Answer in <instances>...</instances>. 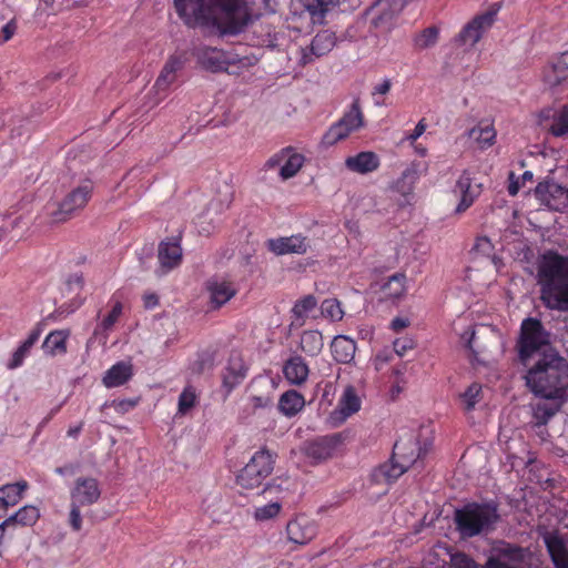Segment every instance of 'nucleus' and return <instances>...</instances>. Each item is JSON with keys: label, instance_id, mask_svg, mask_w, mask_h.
Returning <instances> with one entry per match:
<instances>
[{"label": "nucleus", "instance_id": "obj_1", "mask_svg": "<svg viewBox=\"0 0 568 568\" xmlns=\"http://www.w3.org/2000/svg\"><path fill=\"white\" fill-rule=\"evenodd\" d=\"M186 24L213 27L223 33L241 31L252 18L246 0H174Z\"/></svg>", "mask_w": 568, "mask_h": 568}, {"label": "nucleus", "instance_id": "obj_2", "mask_svg": "<svg viewBox=\"0 0 568 568\" xmlns=\"http://www.w3.org/2000/svg\"><path fill=\"white\" fill-rule=\"evenodd\" d=\"M526 383L532 393L540 396L532 404L534 419L537 425H545L560 409L568 396V373L565 368L554 365V362L546 366L539 364L529 369Z\"/></svg>", "mask_w": 568, "mask_h": 568}, {"label": "nucleus", "instance_id": "obj_3", "mask_svg": "<svg viewBox=\"0 0 568 568\" xmlns=\"http://www.w3.org/2000/svg\"><path fill=\"white\" fill-rule=\"evenodd\" d=\"M541 300L547 307L568 311V260L555 253L545 254L539 267Z\"/></svg>", "mask_w": 568, "mask_h": 568}, {"label": "nucleus", "instance_id": "obj_4", "mask_svg": "<svg viewBox=\"0 0 568 568\" xmlns=\"http://www.w3.org/2000/svg\"><path fill=\"white\" fill-rule=\"evenodd\" d=\"M537 352H541L545 358L538 362L535 367L539 364L546 366L552 362L551 357L554 356V359L556 358L554 365L564 368V359L550 347L548 334L544 331L541 323L535 318H527L521 324L519 355L523 361H526Z\"/></svg>", "mask_w": 568, "mask_h": 568}, {"label": "nucleus", "instance_id": "obj_5", "mask_svg": "<svg viewBox=\"0 0 568 568\" xmlns=\"http://www.w3.org/2000/svg\"><path fill=\"white\" fill-rule=\"evenodd\" d=\"M457 528L462 536L473 537L487 530L496 520V508L470 504L456 511Z\"/></svg>", "mask_w": 568, "mask_h": 568}, {"label": "nucleus", "instance_id": "obj_6", "mask_svg": "<svg viewBox=\"0 0 568 568\" xmlns=\"http://www.w3.org/2000/svg\"><path fill=\"white\" fill-rule=\"evenodd\" d=\"M274 455L267 449L256 452L236 477L237 486L252 491L261 487L263 481L272 474Z\"/></svg>", "mask_w": 568, "mask_h": 568}, {"label": "nucleus", "instance_id": "obj_7", "mask_svg": "<svg viewBox=\"0 0 568 568\" xmlns=\"http://www.w3.org/2000/svg\"><path fill=\"white\" fill-rule=\"evenodd\" d=\"M93 183L91 180L82 181L69 192L65 197L49 213L52 223H62L73 217L75 212L82 210L91 197Z\"/></svg>", "mask_w": 568, "mask_h": 568}, {"label": "nucleus", "instance_id": "obj_8", "mask_svg": "<svg viewBox=\"0 0 568 568\" xmlns=\"http://www.w3.org/2000/svg\"><path fill=\"white\" fill-rule=\"evenodd\" d=\"M363 126L364 115L361 110L358 100H355L353 101L349 110L343 115V118L326 131L322 138L321 143L325 148L333 146Z\"/></svg>", "mask_w": 568, "mask_h": 568}, {"label": "nucleus", "instance_id": "obj_9", "mask_svg": "<svg viewBox=\"0 0 568 568\" xmlns=\"http://www.w3.org/2000/svg\"><path fill=\"white\" fill-rule=\"evenodd\" d=\"M460 342L473 354L478 355L488 352L493 347L500 346L501 335L489 325H479L476 328L469 326L460 334Z\"/></svg>", "mask_w": 568, "mask_h": 568}, {"label": "nucleus", "instance_id": "obj_10", "mask_svg": "<svg viewBox=\"0 0 568 568\" xmlns=\"http://www.w3.org/2000/svg\"><path fill=\"white\" fill-rule=\"evenodd\" d=\"M481 192V183L475 182L473 174L468 170L463 171L453 189L454 195L458 197L455 213L459 215L466 212L479 197Z\"/></svg>", "mask_w": 568, "mask_h": 568}, {"label": "nucleus", "instance_id": "obj_11", "mask_svg": "<svg viewBox=\"0 0 568 568\" xmlns=\"http://www.w3.org/2000/svg\"><path fill=\"white\" fill-rule=\"evenodd\" d=\"M428 445L426 443L422 445L418 436L410 434L396 442L393 459L408 469L419 458L426 455Z\"/></svg>", "mask_w": 568, "mask_h": 568}, {"label": "nucleus", "instance_id": "obj_12", "mask_svg": "<svg viewBox=\"0 0 568 568\" xmlns=\"http://www.w3.org/2000/svg\"><path fill=\"white\" fill-rule=\"evenodd\" d=\"M209 302L216 310L231 301L237 293L234 282L224 277L210 278L205 284Z\"/></svg>", "mask_w": 568, "mask_h": 568}, {"label": "nucleus", "instance_id": "obj_13", "mask_svg": "<svg viewBox=\"0 0 568 568\" xmlns=\"http://www.w3.org/2000/svg\"><path fill=\"white\" fill-rule=\"evenodd\" d=\"M277 163H282L278 174L282 180H288L294 178L303 168L305 163V156L302 153L296 152L294 149H283L274 159H271L267 164L273 166Z\"/></svg>", "mask_w": 568, "mask_h": 568}, {"label": "nucleus", "instance_id": "obj_14", "mask_svg": "<svg viewBox=\"0 0 568 568\" xmlns=\"http://www.w3.org/2000/svg\"><path fill=\"white\" fill-rule=\"evenodd\" d=\"M535 194L541 203L551 210H562L567 206L568 191L555 182L539 183L535 189Z\"/></svg>", "mask_w": 568, "mask_h": 568}, {"label": "nucleus", "instance_id": "obj_15", "mask_svg": "<svg viewBox=\"0 0 568 568\" xmlns=\"http://www.w3.org/2000/svg\"><path fill=\"white\" fill-rule=\"evenodd\" d=\"M267 247L276 255L305 254L311 247V241L298 234L268 240Z\"/></svg>", "mask_w": 568, "mask_h": 568}, {"label": "nucleus", "instance_id": "obj_16", "mask_svg": "<svg viewBox=\"0 0 568 568\" xmlns=\"http://www.w3.org/2000/svg\"><path fill=\"white\" fill-rule=\"evenodd\" d=\"M495 13L486 12L474 18L467 26L462 30L459 38L464 44L475 45L494 23Z\"/></svg>", "mask_w": 568, "mask_h": 568}, {"label": "nucleus", "instance_id": "obj_17", "mask_svg": "<svg viewBox=\"0 0 568 568\" xmlns=\"http://www.w3.org/2000/svg\"><path fill=\"white\" fill-rule=\"evenodd\" d=\"M286 534L290 541L296 545H306L316 535L315 524L305 516H298L286 526Z\"/></svg>", "mask_w": 568, "mask_h": 568}, {"label": "nucleus", "instance_id": "obj_18", "mask_svg": "<svg viewBox=\"0 0 568 568\" xmlns=\"http://www.w3.org/2000/svg\"><path fill=\"white\" fill-rule=\"evenodd\" d=\"M101 490L97 479L78 478L71 491L72 503L80 506L92 505L100 498Z\"/></svg>", "mask_w": 568, "mask_h": 568}, {"label": "nucleus", "instance_id": "obj_19", "mask_svg": "<svg viewBox=\"0 0 568 568\" xmlns=\"http://www.w3.org/2000/svg\"><path fill=\"white\" fill-rule=\"evenodd\" d=\"M362 400L353 386L345 387L338 399L337 407L332 413V417L337 423L345 422L349 416L361 409Z\"/></svg>", "mask_w": 568, "mask_h": 568}, {"label": "nucleus", "instance_id": "obj_20", "mask_svg": "<svg viewBox=\"0 0 568 568\" xmlns=\"http://www.w3.org/2000/svg\"><path fill=\"white\" fill-rule=\"evenodd\" d=\"M344 165L348 171L364 175L375 172L381 165V159L373 151H363L347 156Z\"/></svg>", "mask_w": 568, "mask_h": 568}, {"label": "nucleus", "instance_id": "obj_21", "mask_svg": "<svg viewBox=\"0 0 568 568\" xmlns=\"http://www.w3.org/2000/svg\"><path fill=\"white\" fill-rule=\"evenodd\" d=\"M158 260L161 274H165L179 266L182 261V248L179 241L161 242L158 250Z\"/></svg>", "mask_w": 568, "mask_h": 568}, {"label": "nucleus", "instance_id": "obj_22", "mask_svg": "<svg viewBox=\"0 0 568 568\" xmlns=\"http://www.w3.org/2000/svg\"><path fill=\"white\" fill-rule=\"evenodd\" d=\"M542 79L549 88H556L568 80V52L561 53L545 68Z\"/></svg>", "mask_w": 568, "mask_h": 568}, {"label": "nucleus", "instance_id": "obj_23", "mask_svg": "<svg viewBox=\"0 0 568 568\" xmlns=\"http://www.w3.org/2000/svg\"><path fill=\"white\" fill-rule=\"evenodd\" d=\"M468 139L479 150H486L496 142V130L493 123L480 121L467 132Z\"/></svg>", "mask_w": 568, "mask_h": 568}, {"label": "nucleus", "instance_id": "obj_24", "mask_svg": "<svg viewBox=\"0 0 568 568\" xmlns=\"http://www.w3.org/2000/svg\"><path fill=\"white\" fill-rule=\"evenodd\" d=\"M133 375V365L130 361L119 362L104 374L102 383L106 388L119 387L125 384Z\"/></svg>", "mask_w": 568, "mask_h": 568}, {"label": "nucleus", "instance_id": "obj_25", "mask_svg": "<svg viewBox=\"0 0 568 568\" xmlns=\"http://www.w3.org/2000/svg\"><path fill=\"white\" fill-rule=\"evenodd\" d=\"M407 293V277L396 273L387 278L382 286L383 298L392 303L399 302Z\"/></svg>", "mask_w": 568, "mask_h": 568}, {"label": "nucleus", "instance_id": "obj_26", "mask_svg": "<svg viewBox=\"0 0 568 568\" xmlns=\"http://www.w3.org/2000/svg\"><path fill=\"white\" fill-rule=\"evenodd\" d=\"M544 541L557 568H568V550L556 532H546Z\"/></svg>", "mask_w": 568, "mask_h": 568}, {"label": "nucleus", "instance_id": "obj_27", "mask_svg": "<svg viewBox=\"0 0 568 568\" xmlns=\"http://www.w3.org/2000/svg\"><path fill=\"white\" fill-rule=\"evenodd\" d=\"M27 488L24 480L0 487V516L22 499Z\"/></svg>", "mask_w": 568, "mask_h": 568}, {"label": "nucleus", "instance_id": "obj_28", "mask_svg": "<svg viewBox=\"0 0 568 568\" xmlns=\"http://www.w3.org/2000/svg\"><path fill=\"white\" fill-rule=\"evenodd\" d=\"M331 348L335 361L347 364L351 363L355 356L356 344L352 338L339 335L333 339Z\"/></svg>", "mask_w": 568, "mask_h": 568}, {"label": "nucleus", "instance_id": "obj_29", "mask_svg": "<svg viewBox=\"0 0 568 568\" xmlns=\"http://www.w3.org/2000/svg\"><path fill=\"white\" fill-rule=\"evenodd\" d=\"M287 382L292 385H302L308 377V366L301 357L288 359L283 368Z\"/></svg>", "mask_w": 568, "mask_h": 568}, {"label": "nucleus", "instance_id": "obj_30", "mask_svg": "<svg viewBox=\"0 0 568 568\" xmlns=\"http://www.w3.org/2000/svg\"><path fill=\"white\" fill-rule=\"evenodd\" d=\"M69 331L57 329L51 332L43 341L42 349L49 356L63 355L67 353V341Z\"/></svg>", "mask_w": 568, "mask_h": 568}, {"label": "nucleus", "instance_id": "obj_31", "mask_svg": "<svg viewBox=\"0 0 568 568\" xmlns=\"http://www.w3.org/2000/svg\"><path fill=\"white\" fill-rule=\"evenodd\" d=\"M305 406V398L302 394L296 390H287L281 395L278 400L280 412L292 417L298 414Z\"/></svg>", "mask_w": 568, "mask_h": 568}, {"label": "nucleus", "instance_id": "obj_32", "mask_svg": "<svg viewBox=\"0 0 568 568\" xmlns=\"http://www.w3.org/2000/svg\"><path fill=\"white\" fill-rule=\"evenodd\" d=\"M182 60L178 57H170L162 68L156 81L155 88L166 90L176 80L178 71L182 68Z\"/></svg>", "mask_w": 568, "mask_h": 568}, {"label": "nucleus", "instance_id": "obj_33", "mask_svg": "<svg viewBox=\"0 0 568 568\" xmlns=\"http://www.w3.org/2000/svg\"><path fill=\"white\" fill-rule=\"evenodd\" d=\"M524 556L520 548H506L498 557L490 558L485 568H517V562L521 561Z\"/></svg>", "mask_w": 568, "mask_h": 568}, {"label": "nucleus", "instance_id": "obj_34", "mask_svg": "<svg viewBox=\"0 0 568 568\" xmlns=\"http://www.w3.org/2000/svg\"><path fill=\"white\" fill-rule=\"evenodd\" d=\"M42 333V326L38 324L29 334L27 339L13 353L8 367L10 369L22 365L24 357L29 354L31 347L36 344Z\"/></svg>", "mask_w": 568, "mask_h": 568}, {"label": "nucleus", "instance_id": "obj_35", "mask_svg": "<svg viewBox=\"0 0 568 568\" xmlns=\"http://www.w3.org/2000/svg\"><path fill=\"white\" fill-rule=\"evenodd\" d=\"M200 62L201 64L212 72H219L226 70L227 62L225 59V54L217 49H205L200 53Z\"/></svg>", "mask_w": 568, "mask_h": 568}, {"label": "nucleus", "instance_id": "obj_36", "mask_svg": "<svg viewBox=\"0 0 568 568\" xmlns=\"http://www.w3.org/2000/svg\"><path fill=\"white\" fill-rule=\"evenodd\" d=\"M303 450L314 462H322L332 456L333 445L327 439H320L306 443Z\"/></svg>", "mask_w": 568, "mask_h": 568}, {"label": "nucleus", "instance_id": "obj_37", "mask_svg": "<svg viewBox=\"0 0 568 568\" xmlns=\"http://www.w3.org/2000/svg\"><path fill=\"white\" fill-rule=\"evenodd\" d=\"M408 469L392 458L389 464L381 466L374 474L377 481L393 483Z\"/></svg>", "mask_w": 568, "mask_h": 568}, {"label": "nucleus", "instance_id": "obj_38", "mask_svg": "<svg viewBox=\"0 0 568 568\" xmlns=\"http://www.w3.org/2000/svg\"><path fill=\"white\" fill-rule=\"evenodd\" d=\"M336 43V38L333 32L325 30L322 32H318L311 43V50L312 52L317 55H324L328 53Z\"/></svg>", "mask_w": 568, "mask_h": 568}, {"label": "nucleus", "instance_id": "obj_39", "mask_svg": "<svg viewBox=\"0 0 568 568\" xmlns=\"http://www.w3.org/2000/svg\"><path fill=\"white\" fill-rule=\"evenodd\" d=\"M199 403V394L196 389L189 385L183 388L178 399L176 416L187 415Z\"/></svg>", "mask_w": 568, "mask_h": 568}, {"label": "nucleus", "instance_id": "obj_40", "mask_svg": "<svg viewBox=\"0 0 568 568\" xmlns=\"http://www.w3.org/2000/svg\"><path fill=\"white\" fill-rule=\"evenodd\" d=\"M324 346L323 336L318 331H306L301 336V348L304 353L315 356Z\"/></svg>", "mask_w": 568, "mask_h": 568}, {"label": "nucleus", "instance_id": "obj_41", "mask_svg": "<svg viewBox=\"0 0 568 568\" xmlns=\"http://www.w3.org/2000/svg\"><path fill=\"white\" fill-rule=\"evenodd\" d=\"M317 301L314 296L307 295L296 301L292 308L294 315V323L303 325L304 321L308 315L316 308Z\"/></svg>", "mask_w": 568, "mask_h": 568}, {"label": "nucleus", "instance_id": "obj_42", "mask_svg": "<svg viewBox=\"0 0 568 568\" xmlns=\"http://www.w3.org/2000/svg\"><path fill=\"white\" fill-rule=\"evenodd\" d=\"M111 310L110 312L102 317V320L99 322V324L95 327L94 334L99 333H106L111 331L114 326V324L119 321V318L122 315L123 312V305L120 301H112L111 302Z\"/></svg>", "mask_w": 568, "mask_h": 568}, {"label": "nucleus", "instance_id": "obj_43", "mask_svg": "<svg viewBox=\"0 0 568 568\" xmlns=\"http://www.w3.org/2000/svg\"><path fill=\"white\" fill-rule=\"evenodd\" d=\"M281 510L282 503L278 498H275L265 505L256 506L252 516L256 521H266L276 518Z\"/></svg>", "mask_w": 568, "mask_h": 568}, {"label": "nucleus", "instance_id": "obj_44", "mask_svg": "<svg viewBox=\"0 0 568 568\" xmlns=\"http://www.w3.org/2000/svg\"><path fill=\"white\" fill-rule=\"evenodd\" d=\"M481 386L477 383H473L467 389L460 395V400L464 409L471 412L475 406L481 400Z\"/></svg>", "mask_w": 568, "mask_h": 568}, {"label": "nucleus", "instance_id": "obj_45", "mask_svg": "<svg viewBox=\"0 0 568 568\" xmlns=\"http://www.w3.org/2000/svg\"><path fill=\"white\" fill-rule=\"evenodd\" d=\"M245 372L246 371L240 361L234 364H231L226 368V373L223 376L224 386H226L229 390H231L244 378Z\"/></svg>", "mask_w": 568, "mask_h": 568}, {"label": "nucleus", "instance_id": "obj_46", "mask_svg": "<svg viewBox=\"0 0 568 568\" xmlns=\"http://www.w3.org/2000/svg\"><path fill=\"white\" fill-rule=\"evenodd\" d=\"M549 130L556 136H561L568 133V105L562 106L555 113Z\"/></svg>", "mask_w": 568, "mask_h": 568}, {"label": "nucleus", "instance_id": "obj_47", "mask_svg": "<svg viewBox=\"0 0 568 568\" xmlns=\"http://www.w3.org/2000/svg\"><path fill=\"white\" fill-rule=\"evenodd\" d=\"M417 181V172L415 169H406L400 178L395 182V189L402 194H409Z\"/></svg>", "mask_w": 568, "mask_h": 568}, {"label": "nucleus", "instance_id": "obj_48", "mask_svg": "<svg viewBox=\"0 0 568 568\" xmlns=\"http://www.w3.org/2000/svg\"><path fill=\"white\" fill-rule=\"evenodd\" d=\"M437 30L434 28L425 29L423 32L415 37V47L419 50L433 47L437 41Z\"/></svg>", "mask_w": 568, "mask_h": 568}, {"label": "nucleus", "instance_id": "obj_49", "mask_svg": "<svg viewBox=\"0 0 568 568\" xmlns=\"http://www.w3.org/2000/svg\"><path fill=\"white\" fill-rule=\"evenodd\" d=\"M534 178L532 172L526 171L521 176H516L514 172H510L508 175L509 184L508 192L510 195L515 196L521 186L526 184V182H531Z\"/></svg>", "mask_w": 568, "mask_h": 568}, {"label": "nucleus", "instance_id": "obj_50", "mask_svg": "<svg viewBox=\"0 0 568 568\" xmlns=\"http://www.w3.org/2000/svg\"><path fill=\"white\" fill-rule=\"evenodd\" d=\"M322 313L332 321H341L344 312L336 300H326L322 304Z\"/></svg>", "mask_w": 568, "mask_h": 568}, {"label": "nucleus", "instance_id": "obj_51", "mask_svg": "<svg viewBox=\"0 0 568 568\" xmlns=\"http://www.w3.org/2000/svg\"><path fill=\"white\" fill-rule=\"evenodd\" d=\"M394 351L398 356H404L408 351L415 347V342L410 337H400L394 341Z\"/></svg>", "mask_w": 568, "mask_h": 568}, {"label": "nucleus", "instance_id": "obj_52", "mask_svg": "<svg viewBox=\"0 0 568 568\" xmlns=\"http://www.w3.org/2000/svg\"><path fill=\"white\" fill-rule=\"evenodd\" d=\"M452 565L455 568H476V564L465 554H456L452 556Z\"/></svg>", "mask_w": 568, "mask_h": 568}, {"label": "nucleus", "instance_id": "obj_53", "mask_svg": "<svg viewBox=\"0 0 568 568\" xmlns=\"http://www.w3.org/2000/svg\"><path fill=\"white\" fill-rule=\"evenodd\" d=\"M78 504L72 503L71 510H70V525L75 530L79 531L82 527V517L79 510Z\"/></svg>", "mask_w": 568, "mask_h": 568}, {"label": "nucleus", "instance_id": "obj_54", "mask_svg": "<svg viewBox=\"0 0 568 568\" xmlns=\"http://www.w3.org/2000/svg\"><path fill=\"white\" fill-rule=\"evenodd\" d=\"M17 31V23L10 20L0 31V44L8 42Z\"/></svg>", "mask_w": 568, "mask_h": 568}, {"label": "nucleus", "instance_id": "obj_55", "mask_svg": "<svg viewBox=\"0 0 568 568\" xmlns=\"http://www.w3.org/2000/svg\"><path fill=\"white\" fill-rule=\"evenodd\" d=\"M426 123H425V120L422 119L417 124L416 126L414 128V130L406 135V141H408L410 144H414L416 142V140L422 136L426 130Z\"/></svg>", "mask_w": 568, "mask_h": 568}, {"label": "nucleus", "instance_id": "obj_56", "mask_svg": "<svg viewBox=\"0 0 568 568\" xmlns=\"http://www.w3.org/2000/svg\"><path fill=\"white\" fill-rule=\"evenodd\" d=\"M409 325L410 322L407 317L397 316L392 320L389 327L393 332L400 333L404 329H406Z\"/></svg>", "mask_w": 568, "mask_h": 568}, {"label": "nucleus", "instance_id": "obj_57", "mask_svg": "<svg viewBox=\"0 0 568 568\" xmlns=\"http://www.w3.org/2000/svg\"><path fill=\"white\" fill-rule=\"evenodd\" d=\"M135 405V402L133 400H114L112 402V406L114 407V409L116 412H121V413H124V412H128L129 409H131L132 407H134Z\"/></svg>", "mask_w": 568, "mask_h": 568}, {"label": "nucleus", "instance_id": "obj_58", "mask_svg": "<svg viewBox=\"0 0 568 568\" xmlns=\"http://www.w3.org/2000/svg\"><path fill=\"white\" fill-rule=\"evenodd\" d=\"M392 87L390 80L384 79L381 83H378L373 91V94L385 95L389 92Z\"/></svg>", "mask_w": 568, "mask_h": 568}, {"label": "nucleus", "instance_id": "obj_59", "mask_svg": "<svg viewBox=\"0 0 568 568\" xmlns=\"http://www.w3.org/2000/svg\"><path fill=\"white\" fill-rule=\"evenodd\" d=\"M377 6L381 8V10H385L388 7H396V11H399L403 7L400 0H379Z\"/></svg>", "mask_w": 568, "mask_h": 568}, {"label": "nucleus", "instance_id": "obj_60", "mask_svg": "<svg viewBox=\"0 0 568 568\" xmlns=\"http://www.w3.org/2000/svg\"><path fill=\"white\" fill-rule=\"evenodd\" d=\"M316 3V9L320 11H325L329 6H334L338 2V0H314Z\"/></svg>", "mask_w": 568, "mask_h": 568}, {"label": "nucleus", "instance_id": "obj_61", "mask_svg": "<svg viewBox=\"0 0 568 568\" xmlns=\"http://www.w3.org/2000/svg\"><path fill=\"white\" fill-rule=\"evenodd\" d=\"M82 428H83V423H78L77 425L70 426L68 428L67 435L69 437L75 438V437L79 436V434L81 433Z\"/></svg>", "mask_w": 568, "mask_h": 568}, {"label": "nucleus", "instance_id": "obj_62", "mask_svg": "<svg viewBox=\"0 0 568 568\" xmlns=\"http://www.w3.org/2000/svg\"><path fill=\"white\" fill-rule=\"evenodd\" d=\"M476 247L480 251H486L490 247V241L486 237H480L476 242Z\"/></svg>", "mask_w": 568, "mask_h": 568}, {"label": "nucleus", "instance_id": "obj_63", "mask_svg": "<svg viewBox=\"0 0 568 568\" xmlns=\"http://www.w3.org/2000/svg\"><path fill=\"white\" fill-rule=\"evenodd\" d=\"M144 302L146 307H154L158 304V297L154 294L145 295Z\"/></svg>", "mask_w": 568, "mask_h": 568}, {"label": "nucleus", "instance_id": "obj_64", "mask_svg": "<svg viewBox=\"0 0 568 568\" xmlns=\"http://www.w3.org/2000/svg\"><path fill=\"white\" fill-rule=\"evenodd\" d=\"M275 491L276 494L282 493V488L278 485H268L266 488L263 489V494L270 493L272 494Z\"/></svg>", "mask_w": 568, "mask_h": 568}]
</instances>
